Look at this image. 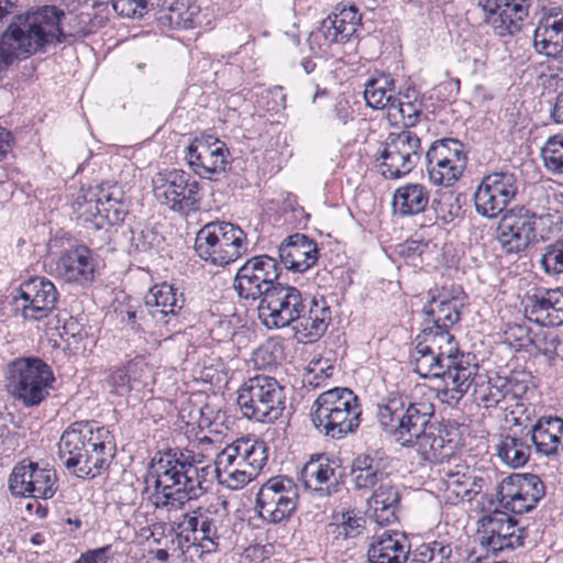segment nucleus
<instances>
[{
  "mask_svg": "<svg viewBox=\"0 0 563 563\" xmlns=\"http://www.w3.org/2000/svg\"><path fill=\"white\" fill-rule=\"evenodd\" d=\"M395 80L390 74L374 71L364 85V99L368 107L383 110L390 107L395 96Z\"/></svg>",
  "mask_w": 563,
  "mask_h": 563,
  "instance_id": "de8ad7c7",
  "label": "nucleus"
},
{
  "mask_svg": "<svg viewBox=\"0 0 563 563\" xmlns=\"http://www.w3.org/2000/svg\"><path fill=\"white\" fill-rule=\"evenodd\" d=\"M311 421L324 437L341 440L361 424L358 397L350 388L334 387L321 393L312 402Z\"/></svg>",
  "mask_w": 563,
  "mask_h": 563,
  "instance_id": "423d86ee",
  "label": "nucleus"
},
{
  "mask_svg": "<svg viewBox=\"0 0 563 563\" xmlns=\"http://www.w3.org/2000/svg\"><path fill=\"white\" fill-rule=\"evenodd\" d=\"M115 441L107 427L96 421H76L62 433L58 457L77 477L96 478L115 456Z\"/></svg>",
  "mask_w": 563,
  "mask_h": 563,
  "instance_id": "f03ea898",
  "label": "nucleus"
},
{
  "mask_svg": "<svg viewBox=\"0 0 563 563\" xmlns=\"http://www.w3.org/2000/svg\"><path fill=\"white\" fill-rule=\"evenodd\" d=\"M418 454L426 462L433 464L452 463L457 460L456 453L461 448L459 429L452 426L428 424L412 441Z\"/></svg>",
  "mask_w": 563,
  "mask_h": 563,
  "instance_id": "5701e85b",
  "label": "nucleus"
},
{
  "mask_svg": "<svg viewBox=\"0 0 563 563\" xmlns=\"http://www.w3.org/2000/svg\"><path fill=\"white\" fill-rule=\"evenodd\" d=\"M422 154L420 137L410 130L390 133L377 156L380 173L385 178L397 179L409 174Z\"/></svg>",
  "mask_w": 563,
  "mask_h": 563,
  "instance_id": "4468645a",
  "label": "nucleus"
},
{
  "mask_svg": "<svg viewBox=\"0 0 563 563\" xmlns=\"http://www.w3.org/2000/svg\"><path fill=\"white\" fill-rule=\"evenodd\" d=\"M533 47L551 58L563 54V9L553 7L545 12L533 32Z\"/></svg>",
  "mask_w": 563,
  "mask_h": 563,
  "instance_id": "c756f323",
  "label": "nucleus"
},
{
  "mask_svg": "<svg viewBox=\"0 0 563 563\" xmlns=\"http://www.w3.org/2000/svg\"><path fill=\"white\" fill-rule=\"evenodd\" d=\"M156 241L157 235L150 229L132 231L131 247L135 252L146 253L151 251Z\"/></svg>",
  "mask_w": 563,
  "mask_h": 563,
  "instance_id": "0e129e2a",
  "label": "nucleus"
},
{
  "mask_svg": "<svg viewBox=\"0 0 563 563\" xmlns=\"http://www.w3.org/2000/svg\"><path fill=\"white\" fill-rule=\"evenodd\" d=\"M434 413L433 404L426 398L413 399L390 394L377 406L376 417L382 429L401 446H411Z\"/></svg>",
  "mask_w": 563,
  "mask_h": 563,
  "instance_id": "39448f33",
  "label": "nucleus"
},
{
  "mask_svg": "<svg viewBox=\"0 0 563 563\" xmlns=\"http://www.w3.org/2000/svg\"><path fill=\"white\" fill-rule=\"evenodd\" d=\"M518 192V179L511 172H495L483 177L474 194L476 212L493 219L500 214Z\"/></svg>",
  "mask_w": 563,
  "mask_h": 563,
  "instance_id": "aec40b11",
  "label": "nucleus"
},
{
  "mask_svg": "<svg viewBox=\"0 0 563 563\" xmlns=\"http://www.w3.org/2000/svg\"><path fill=\"white\" fill-rule=\"evenodd\" d=\"M360 21L357 9L351 5L329 15L321 29L331 42L345 43L355 34Z\"/></svg>",
  "mask_w": 563,
  "mask_h": 563,
  "instance_id": "49530a36",
  "label": "nucleus"
},
{
  "mask_svg": "<svg viewBox=\"0 0 563 563\" xmlns=\"http://www.w3.org/2000/svg\"><path fill=\"white\" fill-rule=\"evenodd\" d=\"M298 487L286 476H276L266 481L256 495L258 517L271 525L287 522L298 506Z\"/></svg>",
  "mask_w": 563,
  "mask_h": 563,
  "instance_id": "ddd939ff",
  "label": "nucleus"
},
{
  "mask_svg": "<svg viewBox=\"0 0 563 563\" xmlns=\"http://www.w3.org/2000/svg\"><path fill=\"white\" fill-rule=\"evenodd\" d=\"M473 383L474 401L486 409L499 407L507 410L510 407H522L519 400L529 389V382L521 374L510 376L474 375L471 377Z\"/></svg>",
  "mask_w": 563,
  "mask_h": 563,
  "instance_id": "9b49d317",
  "label": "nucleus"
},
{
  "mask_svg": "<svg viewBox=\"0 0 563 563\" xmlns=\"http://www.w3.org/2000/svg\"><path fill=\"white\" fill-rule=\"evenodd\" d=\"M97 262L92 251L84 244L63 250L48 265V273L56 279L85 287L95 279Z\"/></svg>",
  "mask_w": 563,
  "mask_h": 563,
  "instance_id": "4be33fe9",
  "label": "nucleus"
},
{
  "mask_svg": "<svg viewBox=\"0 0 563 563\" xmlns=\"http://www.w3.org/2000/svg\"><path fill=\"white\" fill-rule=\"evenodd\" d=\"M186 161L190 168L202 178L225 170L229 150L224 142L212 135L196 137L187 147Z\"/></svg>",
  "mask_w": 563,
  "mask_h": 563,
  "instance_id": "bb28decb",
  "label": "nucleus"
},
{
  "mask_svg": "<svg viewBox=\"0 0 563 563\" xmlns=\"http://www.w3.org/2000/svg\"><path fill=\"white\" fill-rule=\"evenodd\" d=\"M430 201V191L419 183H408L398 187L393 196L394 212L400 217L422 213Z\"/></svg>",
  "mask_w": 563,
  "mask_h": 563,
  "instance_id": "37998d69",
  "label": "nucleus"
},
{
  "mask_svg": "<svg viewBox=\"0 0 563 563\" xmlns=\"http://www.w3.org/2000/svg\"><path fill=\"white\" fill-rule=\"evenodd\" d=\"M531 440L527 427H512L500 434L497 456L514 468L523 466L531 454Z\"/></svg>",
  "mask_w": 563,
  "mask_h": 563,
  "instance_id": "4c0bfd02",
  "label": "nucleus"
},
{
  "mask_svg": "<svg viewBox=\"0 0 563 563\" xmlns=\"http://www.w3.org/2000/svg\"><path fill=\"white\" fill-rule=\"evenodd\" d=\"M110 547L99 548L82 554L76 563H111Z\"/></svg>",
  "mask_w": 563,
  "mask_h": 563,
  "instance_id": "774afa93",
  "label": "nucleus"
},
{
  "mask_svg": "<svg viewBox=\"0 0 563 563\" xmlns=\"http://www.w3.org/2000/svg\"><path fill=\"white\" fill-rule=\"evenodd\" d=\"M481 522L482 544L486 545L488 551L497 553L515 550L523 544L526 530L508 512L497 508L490 509L487 515L482 517Z\"/></svg>",
  "mask_w": 563,
  "mask_h": 563,
  "instance_id": "393cba45",
  "label": "nucleus"
},
{
  "mask_svg": "<svg viewBox=\"0 0 563 563\" xmlns=\"http://www.w3.org/2000/svg\"><path fill=\"white\" fill-rule=\"evenodd\" d=\"M120 197V187L115 185L102 184L100 186L81 189L77 195L73 209L86 221H99L101 214L102 201L107 199L115 200Z\"/></svg>",
  "mask_w": 563,
  "mask_h": 563,
  "instance_id": "ea45409f",
  "label": "nucleus"
},
{
  "mask_svg": "<svg viewBox=\"0 0 563 563\" xmlns=\"http://www.w3.org/2000/svg\"><path fill=\"white\" fill-rule=\"evenodd\" d=\"M410 362L420 377L443 380V387L438 390V398L449 406H455L467 393L475 371L470 357L454 361L417 343L410 354Z\"/></svg>",
  "mask_w": 563,
  "mask_h": 563,
  "instance_id": "20e7f679",
  "label": "nucleus"
},
{
  "mask_svg": "<svg viewBox=\"0 0 563 563\" xmlns=\"http://www.w3.org/2000/svg\"><path fill=\"white\" fill-rule=\"evenodd\" d=\"M416 343L454 361H460V357H470L460 352L454 335L448 329L439 328V325L426 324L417 335Z\"/></svg>",
  "mask_w": 563,
  "mask_h": 563,
  "instance_id": "c03bdc74",
  "label": "nucleus"
},
{
  "mask_svg": "<svg viewBox=\"0 0 563 563\" xmlns=\"http://www.w3.org/2000/svg\"><path fill=\"white\" fill-rule=\"evenodd\" d=\"M526 317L542 327L563 324V288L548 289L528 298Z\"/></svg>",
  "mask_w": 563,
  "mask_h": 563,
  "instance_id": "7c9ffc66",
  "label": "nucleus"
},
{
  "mask_svg": "<svg viewBox=\"0 0 563 563\" xmlns=\"http://www.w3.org/2000/svg\"><path fill=\"white\" fill-rule=\"evenodd\" d=\"M152 183L157 201L172 211L188 216L199 209V183L188 173L181 169L159 172Z\"/></svg>",
  "mask_w": 563,
  "mask_h": 563,
  "instance_id": "f8f14e48",
  "label": "nucleus"
},
{
  "mask_svg": "<svg viewBox=\"0 0 563 563\" xmlns=\"http://www.w3.org/2000/svg\"><path fill=\"white\" fill-rule=\"evenodd\" d=\"M157 21L163 29L188 30L201 26L203 16L196 0H170L158 11Z\"/></svg>",
  "mask_w": 563,
  "mask_h": 563,
  "instance_id": "58836bf2",
  "label": "nucleus"
},
{
  "mask_svg": "<svg viewBox=\"0 0 563 563\" xmlns=\"http://www.w3.org/2000/svg\"><path fill=\"white\" fill-rule=\"evenodd\" d=\"M330 321L331 310L327 300L323 297H314L310 300L309 308H305L292 322V329L299 341L312 342L325 332Z\"/></svg>",
  "mask_w": 563,
  "mask_h": 563,
  "instance_id": "72a5a7b5",
  "label": "nucleus"
},
{
  "mask_svg": "<svg viewBox=\"0 0 563 563\" xmlns=\"http://www.w3.org/2000/svg\"><path fill=\"white\" fill-rule=\"evenodd\" d=\"M452 548L444 541H432L420 545L417 550L419 563H449Z\"/></svg>",
  "mask_w": 563,
  "mask_h": 563,
  "instance_id": "864d4df0",
  "label": "nucleus"
},
{
  "mask_svg": "<svg viewBox=\"0 0 563 563\" xmlns=\"http://www.w3.org/2000/svg\"><path fill=\"white\" fill-rule=\"evenodd\" d=\"M285 400V388L275 377L255 375L240 386L236 404L246 419L273 423L282 417Z\"/></svg>",
  "mask_w": 563,
  "mask_h": 563,
  "instance_id": "1a4fd4ad",
  "label": "nucleus"
},
{
  "mask_svg": "<svg viewBox=\"0 0 563 563\" xmlns=\"http://www.w3.org/2000/svg\"><path fill=\"white\" fill-rule=\"evenodd\" d=\"M195 250L201 260L225 266L247 251L246 234L231 222H209L198 231Z\"/></svg>",
  "mask_w": 563,
  "mask_h": 563,
  "instance_id": "9d476101",
  "label": "nucleus"
},
{
  "mask_svg": "<svg viewBox=\"0 0 563 563\" xmlns=\"http://www.w3.org/2000/svg\"><path fill=\"white\" fill-rule=\"evenodd\" d=\"M278 276L277 261L268 255H257L238 269L233 287L240 298L256 301L276 286Z\"/></svg>",
  "mask_w": 563,
  "mask_h": 563,
  "instance_id": "a211bd4d",
  "label": "nucleus"
},
{
  "mask_svg": "<svg viewBox=\"0 0 563 563\" xmlns=\"http://www.w3.org/2000/svg\"><path fill=\"white\" fill-rule=\"evenodd\" d=\"M64 12L55 7L19 16L0 36V71L7 70L16 59L27 57L52 42L66 37L60 22Z\"/></svg>",
  "mask_w": 563,
  "mask_h": 563,
  "instance_id": "7ed1b4c3",
  "label": "nucleus"
},
{
  "mask_svg": "<svg viewBox=\"0 0 563 563\" xmlns=\"http://www.w3.org/2000/svg\"><path fill=\"white\" fill-rule=\"evenodd\" d=\"M280 347L274 342H265L255 351L256 360H261L263 365H272L276 362L275 355Z\"/></svg>",
  "mask_w": 563,
  "mask_h": 563,
  "instance_id": "338daca9",
  "label": "nucleus"
},
{
  "mask_svg": "<svg viewBox=\"0 0 563 563\" xmlns=\"http://www.w3.org/2000/svg\"><path fill=\"white\" fill-rule=\"evenodd\" d=\"M365 520L354 510H346L333 516V521L329 525L330 533L335 539H347L357 537L363 528Z\"/></svg>",
  "mask_w": 563,
  "mask_h": 563,
  "instance_id": "8fccbe9b",
  "label": "nucleus"
},
{
  "mask_svg": "<svg viewBox=\"0 0 563 563\" xmlns=\"http://www.w3.org/2000/svg\"><path fill=\"white\" fill-rule=\"evenodd\" d=\"M5 389L24 407H36L48 396L55 382L51 366L37 356H20L7 364Z\"/></svg>",
  "mask_w": 563,
  "mask_h": 563,
  "instance_id": "6e6552de",
  "label": "nucleus"
},
{
  "mask_svg": "<svg viewBox=\"0 0 563 563\" xmlns=\"http://www.w3.org/2000/svg\"><path fill=\"white\" fill-rule=\"evenodd\" d=\"M218 520L216 511L210 508L198 507L181 516L177 523L181 533H192V544L198 545L202 552L211 553L218 547Z\"/></svg>",
  "mask_w": 563,
  "mask_h": 563,
  "instance_id": "c85d7f7f",
  "label": "nucleus"
},
{
  "mask_svg": "<svg viewBox=\"0 0 563 563\" xmlns=\"http://www.w3.org/2000/svg\"><path fill=\"white\" fill-rule=\"evenodd\" d=\"M210 466H200L177 449L158 453L151 465L145 493L155 509L181 510L185 503L207 492Z\"/></svg>",
  "mask_w": 563,
  "mask_h": 563,
  "instance_id": "f257e3e1",
  "label": "nucleus"
},
{
  "mask_svg": "<svg viewBox=\"0 0 563 563\" xmlns=\"http://www.w3.org/2000/svg\"><path fill=\"white\" fill-rule=\"evenodd\" d=\"M305 308L302 294L297 287L277 283L261 299L257 312L267 329H282L292 324Z\"/></svg>",
  "mask_w": 563,
  "mask_h": 563,
  "instance_id": "dca6fc26",
  "label": "nucleus"
},
{
  "mask_svg": "<svg viewBox=\"0 0 563 563\" xmlns=\"http://www.w3.org/2000/svg\"><path fill=\"white\" fill-rule=\"evenodd\" d=\"M541 157L548 172L563 175V141L550 137L541 150Z\"/></svg>",
  "mask_w": 563,
  "mask_h": 563,
  "instance_id": "603ef678",
  "label": "nucleus"
},
{
  "mask_svg": "<svg viewBox=\"0 0 563 563\" xmlns=\"http://www.w3.org/2000/svg\"><path fill=\"white\" fill-rule=\"evenodd\" d=\"M400 501V495L391 481L388 479L374 488L367 505L372 517L379 526H388L396 521V511Z\"/></svg>",
  "mask_w": 563,
  "mask_h": 563,
  "instance_id": "a19ab883",
  "label": "nucleus"
},
{
  "mask_svg": "<svg viewBox=\"0 0 563 563\" xmlns=\"http://www.w3.org/2000/svg\"><path fill=\"white\" fill-rule=\"evenodd\" d=\"M462 305L456 298L437 300L432 298L424 307L423 313L428 317L426 324L439 325L442 329H450L461 319Z\"/></svg>",
  "mask_w": 563,
  "mask_h": 563,
  "instance_id": "09e8293b",
  "label": "nucleus"
},
{
  "mask_svg": "<svg viewBox=\"0 0 563 563\" xmlns=\"http://www.w3.org/2000/svg\"><path fill=\"white\" fill-rule=\"evenodd\" d=\"M558 344V336L552 331L539 330L532 335L531 346L548 357L556 354Z\"/></svg>",
  "mask_w": 563,
  "mask_h": 563,
  "instance_id": "680f3d73",
  "label": "nucleus"
},
{
  "mask_svg": "<svg viewBox=\"0 0 563 563\" xmlns=\"http://www.w3.org/2000/svg\"><path fill=\"white\" fill-rule=\"evenodd\" d=\"M540 264L549 275L563 274V238L545 247Z\"/></svg>",
  "mask_w": 563,
  "mask_h": 563,
  "instance_id": "13d9d810",
  "label": "nucleus"
},
{
  "mask_svg": "<svg viewBox=\"0 0 563 563\" xmlns=\"http://www.w3.org/2000/svg\"><path fill=\"white\" fill-rule=\"evenodd\" d=\"M388 462L379 452L357 455L352 463L351 476L355 489L369 490L388 481Z\"/></svg>",
  "mask_w": 563,
  "mask_h": 563,
  "instance_id": "2f4dec72",
  "label": "nucleus"
},
{
  "mask_svg": "<svg viewBox=\"0 0 563 563\" xmlns=\"http://www.w3.org/2000/svg\"><path fill=\"white\" fill-rule=\"evenodd\" d=\"M466 164L464 146L456 139L437 140L426 153L427 175L434 186H452L463 175Z\"/></svg>",
  "mask_w": 563,
  "mask_h": 563,
  "instance_id": "2eb2a0df",
  "label": "nucleus"
},
{
  "mask_svg": "<svg viewBox=\"0 0 563 563\" xmlns=\"http://www.w3.org/2000/svg\"><path fill=\"white\" fill-rule=\"evenodd\" d=\"M123 191L120 189V197L115 200L107 199L102 201L101 214L96 227L101 228L104 224L115 225L124 221L126 211L123 206Z\"/></svg>",
  "mask_w": 563,
  "mask_h": 563,
  "instance_id": "4d7b16f0",
  "label": "nucleus"
},
{
  "mask_svg": "<svg viewBox=\"0 0 563 563\" xmlns=\"http://www.w3.org/2000/svg\"><path fill=\"white\" fill-rule=\"evenodd\" d=\"M536 453L547 457H555L563 452V419L559 417H541L528 428Z\"/></svg>",
  "mask_w": 563,
  "mask_h": 563,
  "instance_id": "473e14b6",
  "label": "nucleus"
},
{
  "mask_svg": "<svg viewBox=\"0 0 563 563\" xmlns=\"http://www.w3.org/2000/svg\"><path fill=\"white\" fill-rule=\"evenodd\" d=\"M338 460L325 455L311 459L301 471V479L306 488L318 493L320 496H329L338 484Z\"/></svg>",
  "mask_w": 563,
  "mask_h": 563,
  "instance_id": "f704fd0d",
  "label": "nucleus"
},
{
  "mask_svg": "<svg viewBox=\"0 0 563 563\" xmlns=\"http://www.w3.org/2000/svg\"><path fill=\"white\" fill-rule=\"evenodd\" d=\"M437 218L443 223L452 222L459 214L460 207L453 202L451 195L442 197L434 208Z\"/></svg>",
  "mask_w": 563,
  "mask_h": 563,
  "instance_id": "69168bd1",
  "label": "nucleus"
},
{
  "mask_svg": "<svg viewBox=\"0 0 563 563\" xmlns=\"http://www.w3.org/2000/svg\"><path fill=\"white\" fill-rule=\"evenodd\" d=\"M266 461L267 448L263 441L240 438L217 455L213 472L221 485L236 490L253 481Z\"/></svg>",
  "mask_w": 563,
  "mask_h": 563,
  "instance_id": "0eeeda50",
  "label": "nucleus"
},
{
  "mask_svg": "<svg viewBox=\"0 0 563 563\" xmlns=\"http://www.w3.org/2000/svg\"><path fill=\"white\" fill-rule=\"evenodd\" d=\"M159 2L161 0H112V7L122 16L142 18Z\"/></svg>",
  "mask_w": 563,
  "mask_h": 563,
  "instance_id": "5fc2aeb1",
  "label": "nucleus"
},
{
  "mask_svg": "<svg viewBox=\"0 0 563 563\" xmlns=\"http://www.w3.org/2000/svg\"><path fill=\"white\" fill-rule=\"evenodd\" d=\"M499 481L500 477L494 470L471 468L467 501L470 503L481 496L482 509L489 511L490 508L496 506Z\"/></svg>",
  "mask_w": 563,
  "mask_h": 563,
  "instance_id": "a18cd8bd",
  "label": "nucleus"
},
{
  "mask_svg": "<svg viewBox=\"0 0 563 563\" xmlns=\"http://www.w3.org/2000/svg\"><path fill=\"white\" fill-rule=\"evenodd\" d=\"M395 97L387 110L389 121L395 125L412 126L421 112L420 103Z\"/></svg>",
  "mask_w": 563,
  "mask_h": 563,
  "instance_id": "3c124183",
  "label": "nucleus"
},
{
  "mask_svg": "<svg viewBox=\"0 0 563 563\" xmlns=\"http://www.w3.org/2000/svg\"><path fill=\"white\" fill-rule=\"evenodd\" d=\"M132 384L129 371L124 365L109 373L104 379L103 387L111 395L124 397L130 391L134 390Z\"/></svg>",
  "mask_w": 563,
  "mask_h": 563,
  "instance_id": "6e6d98bb",
  "label": "nucleus"
},
{
  "mask_svg": "<svg viewBox=\"0 0 563 563\" xmlns=\"http://www.w3.org/2000/svg\"><path fill=\"white\" fill-rule=\"evenodd\" d=\"M15 301L24 320L41 321L56 308L58 291L53 282L44 276H34L22 282Z\"/></svg>",
  "mask_w": 563,
  "mask_h": 563,
  "instance_id": "b1692460",
  "label": "nucleus"
},
{
  "mask_svg": "<svg viewBox=\"0 0 563 563\" xmlns=\"http://www.w3.org/2000/svg\"><path fill=\"white\" fill-rule=\"evenodd\" d=\"M484 12V21L492 26L498 36L518 33L528 18L531 0H478Z\"/></svg>",
  "mask_w": 563,
  "mask_h": 563,
  "instance_id": "cd10ccee",
  "label": "nucleus"
},
{
  "mask_svg": "<svg viewBox=\"0 0 563 563\" xmlns=\"http://www.w3.org/2000/svg\"><path fill=\"white\" fill-rule=\"evenodd\" d=\"M543 218L526 208L505 213L496 228V240L507 254H518L537 241V224Z\"/></svg>",
  "mask_w": 563,
  "mask_h": 563,
  "instance_id": "412c9836",
  "label": "nucleus"
},
{
  "mask_svg": "<svg viewBox=\"0 0 563 563\" xmlns=\"http://www.w3.org/2000/svg\"><path fill=\"white\" fill-rule=\"evenodd\" d=\"M115 312L118 313L122 323L131 327L134 330H141L143 327L140 323V320H143L145 325H150L152 323L148 318L145 308L141 309L139 306H133L128 303L126 306L121 305L115 308Z\"/></svg>",
  "mask_w": 563,
  "mask_h": 563,
  "instance_id": "bf43d9fd",
  "label": "nucleus"
},
{
  "mask_svg": "<svg viewBox=\"0 0 563 563\" xmlns=\"http://www.w3.org/2000/svg\"><path fill=\"white\" fill-rule=\"evenodd\" d=\"M543 482L534 474H511L499 481L496 504L514 514L528 512L544 496Z\"/></svg>",
  "mask_w": 563,
  "mask_h": 563,
  "instance_id": "6ab92c4d",
  "label": "nucleus"
},
{
  "mask_svg": "<svg viewBox=\"0 0 563 563\" xmlns=\"http://www.w3.org/2000/svg\"><path fill=\"white\" fill-rule=\"evenodd\" d=\"M532 335L530 329L523 324L508 325L505 331L506 341L516 350H528L531 346Z\"/></svg>",
  "mask_w": 563,
  "mask_h": 563,
  "instance_id": "e2e57ef3",
  "label": "nucleus"
},
{
  "mask_svg": "<svg viewBox=\"0 0 563 563\" xmlns=\"http://www.w3.org/2000/svg\"><path fill=\"white\" fill-rule=\"evenodd\" d=\"M471 468L460 459L442 467L440 474L444 486L443 496L446 503L456 505L467 501Z\"/></svg>",
  "mask_w": 563,
  "mask_h": 563,
  "instance_id": "79ce46f5",
  "label": "nucleus"
},
{
  "mask_svg": "<svg viewBox=\"0 0 563 563\" xmlns=\"http://www.w3.org/2000/svg\"><path fill=\"white\" fill-rule=\"evenodd\" d=\"M129 376L133 383L134 390H141L148 385L152 376V368L143 358H134L125 365Z\"/></svg>",
  "mask_w": 563,
  "mask_h": 563,
  "instance_id": "052dcab7",
  "label": "nucleus"
},
{
  "mask_svg": "<svg viewBox=\"0 0 563 563\" xmlns=\"http://www.w3.org/2000/svg\"><path fill=\"white\" fill-rule=\"evenodd\" d=\"M279 258L285 268L303 273L312 267L318 260L317 244L303 234H295L282 243Z\"/></svg>",
  "mask_w": 563,
  "mask_h": 563,
  "instance_id": "e433bc0d",
  "label": "nucleus"
},
{
  "mask_svg": "<svg viewBox=\"0 0 563 563\" xmlns=\"http://www.w3.org/2000/svg\"><path fill=\"white\" fill-rule=\"evenodd\" d=\"M185 297L174 285L163 283L153 286L145 297V310L152 323L166 339L180 332Z\"/></svg>",
  "mask_w": 563,
  "mask_h": 563,
  "instance_id": "f3484780",
  "label": "nucleus"
},
{
  "mask_svg": "<svg viewBox=\"0 0 563 563\" xmlns=\"http://www.w3.org/2000/svg\"><path fill=\"white\" fill-rule=\"evenodd\" d=\"M410 544L405 534L398 531H385L374 536L367 549L369 563H406Z\"/></svg>",
  "mask_w": 563,
  "mask_h": 563,
  "instance_id": "c9c22d12",
  "label": "nucleus"
},
{
  "mask_svg": "<svg viewBox=\"0 0 563 563\" xmlns=\"http://www.w3.org/2000/svg\"><path fill=\"white\" fill-rule=\"evenodd\" d=\"M9 489L15 496L49 499L57 490V475L53 468L23 461L11 473Z\"/></svg>",
  "mask_w": 563,
  "mask_h": 563,
  "instance_id": "a878e982",
  "label": "nucleus"
}]
</instances>
